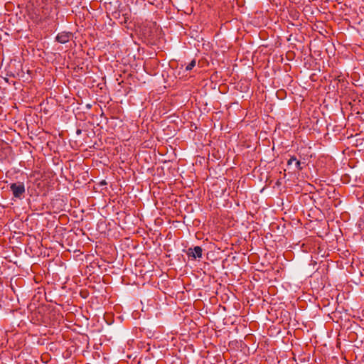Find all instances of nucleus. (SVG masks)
I'll return each instance as SVG.
<instances>
[{"mask_svg":"<svg viewBox=\"0 0 364 364\" xmlns=\"http://www.w3.org/2000/svg\"><path fill=\"white\" fill-rule=\"evenodd\" d=\"M13 196L16 198H21L25 193V186L22 182L13 183L10 185Z\"/></svg>","mask_w":364,"mask_h":364,"instance_id":"f257e3e1","label":"nucleus"},{"mask_svg":"<svg viewBox=\"0 0 364 364\" xmlns=\"http://www.w3.org/2000/svg\"><path fill=\"white\" fill-rule=\"evenodd\" d=\"M203 250L199 246H196L193 248L188 250V255L193 259L200 258L202 257Z\"/></svg>","mask_w":364,"mask_h":364,"instance_id":"f03ea898","label":"nucleus"},{"mask_svg":"<svg viewBox=\"0 0 364 364\" xmlns=\"http://www.w3.org/2000/svg\"><path fill=\"white\" fill-rule=\"evenodd\" d=\"M71 37H72V33L63 31V32L59 33L57 35L55 40L58 43L64 44V43L68 42L70 41V39L71 38Z\"/></svg>","mask_w":364,"mask_h":364,"instance_id":"7ed1b4c3","label":"nucleus"},{"mask_svg":"<svg viewBox=\"0 0 364 364\" xmlns=\"http://www.w3.org/2000/svg\"><path fill=\"white\" fill-rule=\"evenodd\" d=\"M196 66V60H192L191 62L186 67V70L190 71Z\"/></svg>","mask_w":364,"mask_h":364,"instance_id":"20e7f679","label":"nucleus"},{"mask_svg":"<svg viewBox=\"0 0 364 364\" xmlns=\"http://www.w3.org/2000/svg\"><path fill=\"white\" fill-rule=\"evenodd\" d=\"M297 161L295 156H291L287 161L288 165H291L293 162H296Z\"/></svg>","mask_w":364,"mask_h":364,"instance_id":"39448f33","label":"nucleus"},{"mask_svg":"<svg viewBox=\"0 0 364 364\" xmlns=\"http://www.w3.org/2000/svg\"><path fill=\"white\" fill-rule=\"evenodd\" d=\"M296 167L297 168L298 170H301L302 169V167L301 166V162L300 161H296Z\"/></svg>","mask_w":364,"mask_h":364,"instance_id":"423d86ee","label":"nucleus"},{"mask_svg":"<svg viewBox=\"0 0 364 364\" xmlns=\"http://www.w3.org/2000/svg\"><path fill=\"white\" fill-rule=\"evenodd\" d=\"M80 133H81V130H80V129H77V134H80Z\"/></svg>","mask_w":364,"mask_h":364,"instance_id":"0eeeda50","label":"nucleus"}]
</instances>
